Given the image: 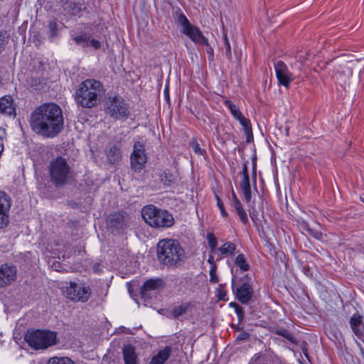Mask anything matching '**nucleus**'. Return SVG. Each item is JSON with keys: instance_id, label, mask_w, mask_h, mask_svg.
Here are the masks:
<instances>
[{"instance_id": "f257e3e1", "label": "nucleus", "mask_w": 364, "mask_h": 364, "mask_svg": "<svg viewBox=\"0 0 364 364\" xmlns=\"http://www.w3.org/2000/svg\"><path fill=\"white\" fill-rule=\"evenodd\" d=\"M63 116L61 108L53 102L43 103L36 107L31 115L32 129L46 137H54L63 127Z\"/></svg>"}, {"instance_id": "f03ea898", "label": "nucleus", "mask_w": 364, "mask_h": 364, "mask_svg": "<svg viewBox=\"0 0 364 364\" xmlns=\"http://www.w3.org/2000/svg\"><path fill=\"white\" fill-rule=\"evenodd\" d=\"M103 93L104 87L100 81L87 79L82 81L75 90V101L77 105L83 108H92L100 102Z\"/></svg>"}, {"instance_id": "7ed1b4c3", "label": "nucleus", "mask_w": 364, "mask_h": 364, "mask_svg": "<svg viewBox=\"0 0 364 364\" xmlns=\"http://www.w3.org/2000/svg\"><path fill=\"white\" fill-rule=\"evenodd\" d=\"M157 257L164 265L176 267L185 258V252L177 240L164 239L157 244Z\"/></svg>"}, {"instance_id": "20e7f679", "label": "nucleus", "mask_w": 364, "mask_h": 364, "mask_svg": "<svg viewBox=\"0 0 364 364\" xmlns=\"http://www.w3.org/2000/svg\"><path fill=\"white\" fill-rule=\"evenodd\" d=\"M141 214L144 221L153 228H168L174 224V218L171 213L153 205L144 207Z\"/></svg>"}, {"instance_id": "39448f33", "label": "nucleus", "mask_w": 364, "mask_h": 364, "mask_svg": "<svg viewBox=\"0 0 364 364\" xmlns=\"http://www.w3.org/2000/svg\"><path fill=\"white\" fill-rule=\"evenodd\" d=\"M49 174L55 186L65 185L72 177V170L65 159L58 156L50 161Z\"/></svg>"}, {"instance_id": "423d86ee", "label": "nucleus", "mask_w": 364, "mask_h": 364, "mask_svg": "<svg viewBox=\"0 0 364 364\" xmlns=\"http://www.w3.org/2000/svg\"><path fill=\"white\" fill-rule=\"evenodd\" d=\"M28 344L36 350L46 349L56 343V333L50 331H28L25 335Z\"/></svg>"}, {"instance_id": "0eeeda50", "label": "nucleus", "mask_w": 364, "mask_h": 364, "mask_svg": "<svg viewBox=\"0 0 364 364\" xmlns=\"http://www.w3.org/2000/svg\"><path fill=\"white\" fill-rule=\"evenodd\" d=\"M105 112L114 119H126L129 114V107L124 100L117 96L108 98Z\"/></svg>"}, {"instance_id": "6e6552de", "label": "nucleus", "mask_w": 364, "mask_h": 364, "mask_svg": "<svg viewBox=\"0 0 364 364\" xmlns=\"http://www.w3.org/2000/svg\"><path fill=\"white\" fill-rule=\"evenodd\" d=\"M178 23L182 26V32L196 44L206 43V38L200 30L191 24L186 16L181 14L178 17Z\"/></svg>"}, {"instance_id": "1a4fd4ad", "label": "nucleus", "mask_w": 364, "mask_h": 364, "mask_svg": "<svg viewBox=\"0 0 364 364\" xmlns=\"http://www.w3.org/2000/svg\"><path fill=\"white\" fill-rule=\"evenodd\" d=\"M65 293L66 297L71 301L85 303L91 296V289L89 286L70 282Z\"/></svg>"}, {"instance_id": "9d476101", "label": "nucleus", "mask_w": 364, "mask_h": 364, "mask_svg": "<svg viewBox=\"0 0 364 364\" xmlns=\"http://www.w3.org/2000/svg\"><path fill=\"white\" fill-rule=\"evenodd\" d=\"M147 161L144 144L136 141L133 146V151L130 155L131 168L134 171H140L145 166Z\"/></svg>"}, {"instance_id": "9b49d317", "label": "nucleus", "mask_w": 364, "mask_h": 364, "mask_svg": "<svg viewBox=\"0 0 364 364\" xmlns=\"http://www.w3.org/2000/svg\"><path fill=\"white\" fill-rule=\"evenodd\" d=\"M232 289L235 298L242 304H247L252 298L254 291L247 281L237 285L235 280L232 279Z\"/></svg>"}, {"instance_id": "f8f14e48", "label": "nucleus", "mask_w": 364, "mask_h": 364, "mask_svg": "<svg viewBox=\"0 0 364 364\" xmlns=\"http://www.w3.org/2000/svg\"><path fill=\"white\" fill-rule=\"evenodd\" d=\"M11 203L10 196L4 191H0V228L6 227L9 224Z\"/></svg>"}, {"instance_id": "ddd939ff", "label": "nucleus", "mask_w": 364, "mask_h": 364, "mask_svg": "<svg viewBox=\"0 0 364 364\" xmlns=\"http://www.w3.org/2000/svg\"><path fill=\"white\" fill-rule=\"evenodd\" d=\"M274 69L279 84L289 88L293 80V74L289 70L287 65L279 60L274 64Z\"/></svg>"}, {"instance_id": "4468645a", "label": "nucleus", "mask_w": 364, "mask_h": 364, "mask_svg": "<svg viewBox=\"0 0 364 364\" xmlns=\"http://www.w3.org/2000/svg\"><path fill=\"white\" fill-rule=\"evenodd\" d=\"M163 287L164 282L161 279H149L144 283L141 288V297L145 300L149 299L152 294H155Z\"/></svg>"}, {"instance_id": "2eb2a0df", "label": "nucleus", "mask_w": 364, "mask_h": 364, "mask_svg": "<svg viewBox=\"0 0 364 364\" xmlns=\"http://www.w3.org/2000/svg\"><path fill=\"white\" fill-rule=\"evenodd\" d=\"M17 275L16 267L9 264H4L0 267V287H7L13 283Z\"/></svg>"}, {"instance_id": "dca6fc26", "label": "nucleus", "mask_w": 364, "mask_h": 364, "mask_svg": "<svg viewBox=\"0 0 364 364\" xmlns=\"http://www.w3.org/2000/svg\"><path fill=\"white\" fill-rule=\"evenodd\" d=\"M64 11L70 15L77 16L85 8L84 0H60Z\"/></svg>"}, {"instance_id": "f3484780", "label": "nucleus", "mask_w": 364, "mask_h": 364, "mask_svg": "<svg viewBox=\"0 0 364 364\" xmlns=\"http://www.w3.org/2000/svg\"><path fill=\"white\" fill-rule=\"evenodd\" d=\"M242 180L240 183V186L242 190L245 200L250 203L252 198L251 188L250 183V177L248 173V168L247 164H243L242 171L241 172Z\"/></svg>"}, {"instance_id": "a211bd4d", "label": "nucleus", "mask_w": 364, "mask_h": 364, "mask_svg": "<svg viewBox=\"0 0 364 364\" xmlns=\"http://www.w3.org/2000/svg\"><path fill=\"white\" fill-rule=\"evenodd\" d=\"M73 40L77 45L82 48L91 46L97 50L101 47V43L98 40L90 39V36L86 33H81L78 36H74Z\"/></svg>"}, {"instance_id": "6ab92c4d", "label": "nucleus", "mask_w": 364, "mask_h": 364, "mask_svg": "<svg viewBox=\"0 0 364 364\" xmlns=\"http://www.w3.org/2000/svg\"><path fill=\"white\" fill-rule=\"evenodd\" d=\"M127 223V216L121 212L112 213L108 218V225L116 230L123 229Z\"/></svg>"}, {"instance_id": "aec40b11", "label": "nucleus", "mask_w": 364, "mask_h": 364, "mask_svg": "<svg viewBox=\"0 0 364 364\" xmlns=\"http://www.w3.org/2000/svg\"><path fill=\"white\" fill-rule=\"evenodd\" d=\"M350 324L355 335L358 338H360L364 333L361 316L358 314H354L350 318Z\"/></svg>"}, {"instance_id": "412c9836", "label": "nucleus", "mask_w": 364, "mask_h": 364, "mask_svg": "<svg viewBox=\"0 0 364 364\" xmlns=\"http://www.w3.org/2000/svg\"><path fill=\"white\" fill-rule=\"evenodd\" d=\"M123 358L125 364H139L135 348L132 345L124 346L123 348Z\"/></svg>"}, {"instance_id": "4be33fe9", "label": "nucleus", "mask_w": 364, "mask_h": 364, "mask_svg": "<svg viewBox=\"0 0 364 364\" xmlns=\"http://www.w3.org/2000/svg\"><path fill=\"white\" fill-rule=\"evenodd\" d=\"M172 349L170 346H166L164 349L159 350L156 355L152 357L150 364H164L170 358Z\"/></svg>"}, {"instance_id": "5701e85b", "label": "nucleus", "mask_w": 364, "mask_h": 364, "mask_svg": "<svg viewBox=\"0 0 364 364\" xmlns=\"http://www.w3.org/2000/svg\"><path fill=\"white\" fill-rule=\"evenodd\" d=\"M0 112L9 116L15 114V109L12 106V100L10 97H3L0 99Z\"/></svg>"}, {"instance_id": "b1692460", "label": "nucleus", "mask_w": 364, "mask_h": 364, "mask_svg": "<svg viewBox=\"0 0 364 364\" xmlns=\"http://www.w3.org/2000/svg\"><path fill=\"white\" fill-rule=\"evenodd\" d=\"M235 251L236 245L232 242H226L217 249V252L220 254V257L217 260L220 259L223 257H232L235 254Z\"/></svg>"}, {"instance_id": "393cba45", "label": "nucleus", "mask_w": 364, "mask_h": 364, "mask_svg": "<svg viewBox=\"0 0 364 364\" xmlns=\"http://www.w3.org/2000/svg\"><path fill=\"white\" fill-rule=\"evenodd\" d=\"M121 156L119 149L116 145L111 146L107 152V159L109 163L113 165L120 161Z\"/></svg>"}, {"instance_id": "a878e982", "label": "nucleus", "mask_w": 364, "mask_h": 364, "mask_svg": "<svg viewBox=\"0 0 364 364\" xmlns=\"http://www.w3.org/2000/svg\"><path fill=\"white\" fill-rule=\"evenodd\" d=\"M234 264L236 267L240 269L241 272H245L250 270V265L245 256V255L240 253L236 256L234 259Z\"/></svg>"}, {"instance_id": "bb28decb", "label": "nucleus", "mask_w": 364, "mask_h": 364, "mask_svg": "<svg viewBox=\"0 0 364 364\" xmlns=\"http://www.w3.org/2000/svg\"><path fill=\"white\" fill-rule=\"evenodd\" d=\"M351 75V71L348 70L347 73L343 69H338L335 71L333 77L341 85L346 84Z\"/></svg>"}, {"instance_id": "cd10ccee", "label": "nucleus", "mask_w": 364, "mask_h": 364, "mask_svg": "<svg viewBox=\"0 0 364 364\" xmlns=\"http://www.w3.org/2000/svg\"><path fill=\"white\" fill-rule=\"evenodd\" d=\"M225 105L228 107L230 113L232 114V115L237 119V120H239L240 119H242L244 115L242 114V113L240 111L239 108L237 107V106H236L235 104H233L232 102H231L230 100H226L225 102Z\"/></svg>"}, {"instance_id": "c85d7f7f", "label": "nucleus", "mask_w": 364, "mask_h": 364, "mask_svg": "<svg viewBox=\"0 0 364 364\" xmlns=\"http://www.w3.org/2000/svg\"><path fill=\"white\" fill-rule=\"evenodd\" d=\"M161 181L166 186H171L176 181V176L168 170H165L161 175Z\"/></svg>"}, {"instance_id": "c756f323", "label": "nucleus", "mask_w": 364, "mask_h": 364, "mask_svg": "<svg viewBox=\"0 0 364 364\" xmlns=\"http://www.w3.org/2000/svg\"><path fill=\"white\" fill-rule=\"evenodd\" d=\"M188 307V304H182L179 306H176L171 309V314L174 318H178L180 316L186 313Z\"/></svg>"}, {"instance_id": "7c9ffc66", "label": "nucleus", "mask_w": 364, "mask_h": 364, "mask_svg": "<svg viewBox=\"0 0 364 364\" xmlns=\"http://www.w3.org/2000/svg\"><path fill=\"white\" fill-rule=\"evenodd\" d=\"M238 121L240 122V124L242 126L243 129L247 136V141H250V138L252 137V126H251L250 121L248 119L245 118V117H243L242 119H239Z\"/></svg>"}, {"instance_id": "2f4dec72", "label": "nucleus", "mask_w": 364, "mask_h": 364, "mask_svg": "<svg viewBox=\"0 0 364 364\" xmlns=\"http://www.w3.org/2000/svg\"><path fill=\"white\" fill-rule=\"evenodd\" d=\"M48 364H75L73 361L68 357H53L48 361Z\"/></svg>"}, {"instance_id": "473e14b6", "label": "nucleus", "mask_w": 364, "mask_h": 364, "mask_svg": "<svg viewBox=\"0 0 364 364\" xmlns=\"http://www.w3.org/2000/svg\"><path fill=\"white\" fill-rule=\"evenodd\" d=\"M207 240L208 242V246L210 249L211 253H217V238L215 237V235L213 232H208L207 235Z\"/></svg>"}, {"instance_id": "72a5a7b5", "label": "nucleus", "mask_w": 364, "mask_h": 364, "mask_svg": "<svg viewBox=\"0 0 364 364\" xmlns=\"http://www.w3.org/2000/svg\"><path fill=\"white\" fill-rule=\"evenodd\" d=\"M302 228L314 238L319 240L323 239V234L318 230L311 229L307 223L302 224Z\"/></svg>"}, {"instance_id": "f704fd0d", "label": "nucleus", "mask_w": 364, "mask_h": 364, "mask_svg": "<svg viewBox=\"0 0 364 364\" xmlns=\"http://www.w3.org/2000/svg\"><path fill=\"white\" fill-rule=\"evenodd\" d=\"M277 334L285 338L291 343L296 344L298 343L297 340L294 337L292 333L286 329L277 330Z\"/></svg>"}, {"instance_id": "c9c22d12", "label": "nucleus", "mask_w": 364, "mask_h": 364, "mask_svg": "<svg viewBox=\"0 0 364 364\" xmlns=\"http://www.w3.org/2000/svg\"><path fill=\"white\" fill-rule=\"evenodd\" d=\"M217 265H213V267H210V282L212 284H216L219 282L218 277L217 275Z\"/></svg>"}, {"instance_id": "e433bc0d", "label": "nucleus", "mask_w": 364, "mask_h": 364, "mask_svg": "<svg viewBox=\"0 0 364 364\" xmlns=\"http://www.w3.org/2000/svg\"><path fill=\"white\" fill-rule=\"evenodd\" d=\"M190 146L192 148V149L193 150V151L197 154L202 155L203 154V152L205 151L204 150H203L200 148V144H198V141L195 139L191 140V141L190 142Z\"/></svg>"}, {"instance_id": "4c0bfd02", "label": "nucleus", "mask_w": 364, "mask_h": 364, "mask_svg": "<svg viewBox=\"0 0 364 364\" xmlns=\"http://www.w3.org/2000/svg\"><path fill=\"white\" fill-rule=\"evenodd\" d=\"M223 40H224V43L225 45V55H226L227 58L230 60L232 58L231 46H230V43L228 41V36L226 33L223 34Z\"/></svg>"}, {"instance_id": "58836bf2", "label": "nucleus", "mask_w": 364, "mask_h": 364, "mask_svg": "<svg viewBox=\"0 0 364 364\" xmlns=\"http://www.w3.org/2000/svg\"><path fill=\"white\" fill-rule=\"evenodd\" d=\"M215 199L217 200V206L218 207V208L220 209V213H221V215L224 218H226L228 217V212L225 210V208H224V205H223V203L222 202V200H220V197L215 194Z\"/></svg>"}, {"instance_id": "ea45409f", "label": "nucleus", "mask_w": 364, "mask_h": 364, "mask_svg": "<svg viewBox=\"0 0 364 364\" xmlns=\"http://www.w3.org/2000/svg\"><path fill=\"white\" fill-rule=\"evenodd\" d=\"M6 136V132L4 128L0 127V156L4 151V142Z\"/></svg>"}, {"instance_id": "a19ab883", "label": "nucleus", "mask_w": 364, "mask_h": 364, "mask_svg": "<svg viewBox=\"0 0 364 364\" xmlns=\"http://www.w3.org/2000/svg\"><path fill=\"white\" fill-rule=\"evenodd\" d=\"M230 306L234 307L235 313L237 314L239 319L241 320L244 314L243 309L239 304L233 302L230 303Z\"/></svg>"}, {"instance_id": "79ce46f5", "label": "nucleus", "mask_w": 364, "mask_h": 364, "mask_svg": "<svg viewBox=\"0 0 364 364\" xmlns=\"http://www.w3.org/2000/svg\"><path fill=\"white\" fill-rule=\"evenodd\" d=\"M236 212H237L241 222L244 224L247 223L248 217H247V215L245 210L243 209V208L236 210Z\"/></svg>"}, {"instance_id": "37998d69", "label": "nucleus", "mask_w": 364, "mask_h": 364, "mask_svg": "<svg viewBox=\"0 0 364 364\" xmlns=\"http://www.w3.org/2000/svg\"><path fill=\"white\" fill-rule=\"evenodd\" d=\"M8 38L9 34L6 31H2L0 32V48L4 47L6 44Z\"/></svg>"}, {"instance_id": "c03bdc74", "label": "nucleus", "mask_w": 364, "mask_h": 364, "mask_svg": "<svg viewBox=\"0 0 364 364\" xmlns=\"http://www.w3.org/2000/svg\"><path fill=\"white\" fill-rule=\"evenodd\" d=\"M200 45H204L206 46L207 53L208 54L210 58H213V49L208 43V40L206 39V43H201Z\"/></svg>"}, {"instance_id": "a18cd8bd", "label": "nucleus", "mask_w": 364, "mask_h": 364, "mask_svg": "<svg viewBox=\"0 0 364 364\" xmlns=\"http://www.w3.org/2000/svg\"><path fill=\"white\" fill-rule=\"evenodd\" d=\"M232 206L235 210L242 208V205L238 198H235V201L232 202Z\"/></svg>"}, {"instance_id": "49530a36", "label": "nucleus", "mask_w": 364, "mask_h": 364, "mask_svg": "<svg viewBox=\"0 0 364 364\" xmlns=\"http://www.w3.org/2000/svg\"><path fill=\"white\" fill-rule=\"evenodd\" d=\"M249 336H250V335L248 333L242 332L237 336V339L243 341V340L247 339L249 338Z\"/></svg>"}, {"instance_id": "de8ad7c7", "label": "nucleus", "mask_w": 364, "mask_h": 364, "mask_svg": "<svg viewBox=\"0 0 364 364\" xmlns=\"http://www.w3.org/2000/svg\"><path fill=\"white\" fill-rule=\"evenodd\" d=\"M208 262L210 264V267H213V265H217L214 260V257L213 255H210L208 259Z\"/></svg>"}, {"instance_id": "09e8293b", "label": "nucleus", "mask_w": 364, "mask_h": 364, "mask_svg": "<svg viewBox=\"0 0 364 364\" xmlns=\"http://www.w3.org/2000/svg\"><path fill=\"white\" fill-rule=\"evenodd\" d=\"M49 28L52 31H54L56 28V22L55 21H50L49 23Z\"/></svg>"}, {"instance_id": "8fccbe9b", "label": "nucleus", "mask_w": 364, "mask_h": 364, "mask_svg": "<svg viewBox=\"0 0 364 364\" xmlns=\"http://www.w3.org/2000/svg\"><path fill=\"white\" fill-rule=\"evenodd\" d=\"M164 96L167 100H169V94H168V90L167 87L164 90Z\"/></svg>"}, {"instance_id": "3c124183", "label": "nucleus", "mask_w": 364, "mask_h": 364, "mask_svg": "<svg viewBox=\"0 0 364 364\" xmlns=\"http://www.w3.org/2000/svg\"><path fill=\"white\" fill-rule=\"evenodd\" d=\"M232 201H235V198H237V197L233 190L232 191Z\"/></svg>"}]
</instances>
